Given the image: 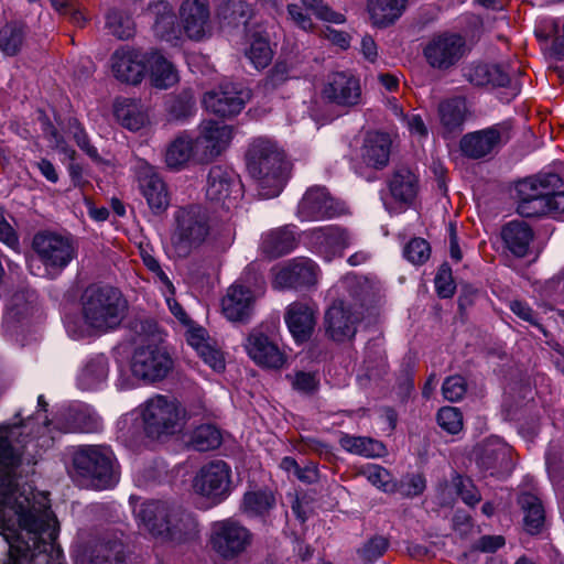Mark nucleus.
I'll list each match as a JSON object with an SVG mask.
<instances>
[{"instance_id": "1", "label": "nucleus", "mask_w": 564, "mask_h": 564, "mask_svg": "<svg viewBox=\"0 0 564 564\" xmlns=\"http://www.w3.org/2000/svg\"><path fill=\"white\" fill-rule=\"evenodd\" d=\"M9 498L6 503L0 502V525H6L7 517L17 516L22 532L28 535L24 541L19 535L13 542H10V552L19 556L26 557L29 553L34 555L35 551H41V542L52 543L57 536L56 519L50 510L46 497L42 496L37 503H30L29 498L23 500L14 499L8 491Z\"/></svg>"}, {"instance_id": "2", "label": "nucleus", "mask_w": 564, "mask_h": 564, "mask_svg": "<svg viewBox=\"0 0 564 564\" xmlns=\"http://www.w3.org/2000/svg\"><path fill=\"white\" fill-rule=\"evenodd\" d=\"M9 498L6 503L0 502V525H6L7 517L17 516L22 532L28 535L24 541L19 535L13 542H10V552L19 556L26 557L29 553L34 555L35 551H41V542L52 543L57 536L56 519L50 510L46 497L42 496L37 503H30L29 498L23 500L14 499L8 491Z\"/></svg>"}, {"instance_id": "3", "label": "nucleus", "mask_w": 564, "mask_h": 564, "mask_svg": "<svg viewBox=\"0 0 564 564\" xmlns=\"http://www.w3.org/2000/svg\"><path fill=\"white\" fill-rule=\"evenodd\" d=\"M126 310L127 303L118 290L93 286L83 296L82 319H67L66 329L74 339L105 333L121 323Z\"/></svg>"}, {"instance_id": "4", "label": "nucleus", "mask_w": 564, "mask_h": 564, "mask_svg": "<svg viewBox=\"0 0 564 564\" xmlns=\"http://www.w3.org/2000/svg\"><path fill=\"white\" fill-rule=\"evenodd\" d=\"M133 512L139 527L161 541L184 543L198 536L195 516L180 507L162 501H144L134 506Z\"/></svg>"}, {"instance_id": "5", "label": "nucleus", "mask_w": 564, "mask_h": 564, "mask_svg": "<svg viewBox=\"0 0 564 564\" xmlns=\"http://www.w3.org/2000/svg\"><path fill=\"white\" fill-rule=\"evenodd\" d=\"M247 169L257 182L262 198L278 196L289 177V162L284 152L271 139L254 138L246 153Z\"/></svg>"}, {"instance_id": "6", "label": "nucleus", "mask_w": 564, "mask_h": 564, "mask_svg": "<svg viewBox=\"0 0 564 564\" xmlns=\"http://www.w3.org/2000/svg\"><path fill=\"white\" fill-rule=\"evenodd\" d=\"M557 174L547 173L520 181L516 191L518 213L523 217L553 216L564 213V192H554L560 185Z\"/></svg>"}, {"instance_id": "7", "label": "nucleus", "mask_w": 564, "mask_h": 564, "mask_svg": "<svg viewBox=\"0 0 564 564\" xmlns=\"http://www.w3.org/2000/svg\"><path fill=\"white\" fill-rule=\"evenodd\" d=\"M174 218L172 243L180 257L187 256L192 249L216 240L219 236L216 226L212 224L206 209L202 206L182 207L175 212Z\"/></svg>"}, {"instance_id": "8", "label": "nucleus", "mask_w": 564, "mask_h": 564, "mask_svg": "<svg viewBox=\"0 0 564 564\" xmlns=\"http://www.w3.org/2000/svg\"><path fill=\"white\" fill-rule=\"evenodd\" d=\"M76 471L97 489H107L118 481L115 455L107 446H83L73 457Z\"/></svg>"}, {"instance_id": "9", "label": "nucleus", "mask_w": 564, "mask_h": 564, "mask_svg": "<svg viewBox=\"0 0 564 564\" xmlns=\"http://www.w3.org/2000/svg\"><path fill=\"white\" fill-rule=\"evenodd\" d=\"M141 415L147 433L158 437L177 432L186 419L182 404L164 395L149 399L141 408Z\"/></svg>"}, {"instance_id": "10", "label": "nucleus", "mask_w": 564, "mask_h": 564, "mask_svg": "<svg viewBox=\"0 0 564 564\" xmlns=\"http://www.w3.org/2000/svg\"><path fill=\"white\" fill-rule=\"evenodd\" d=\"M193 492L207 501L208 506H216L224 501L231 489V469L223 460L205 464L195 474L192 481Z\"/></svg>"}, {"instance_id": "11", "label": "nucleus", "mask_w": 564, "mask_h": 564, "mask_svg": "<svg viewBox=\"0 0 564 564\" xmlns=\"http://www.w3.org/2000/svg\"><path fill=\"white\" fill-rule=\"evenodd\" d=\"M173 368V359L167 350L149 341L137 346L131 358V372L144 382L164 379Z\"/></svg>"}, {"instance_id": "12", "label": "nucleus", "mask_w": 564, "mask_h": 564, "mask_svg": "<svg viewBox=\"0 0 564 564\" xmlns=\"http://www.w3.org/2000/svg\"><path fill=\"white\" fill-rule=\"evenodd\" d=\"M250 531L231 519L214 522L209 542L213 550L223 558L231 560L250 545Z\"/></svg>"}, {"instance_id": "13", "label": "nucleus", "mask_w": 564, "mask_h": 564, "mask_svg": "<svg viewBox=\"0 0 564 564\" xmlns=\"http://www.w3.org/2000/svg\"><path fill=\"white\" fill-rule=\"evenodd\" d=\"M33 248L47 273L61 272L76 257L73 242L55 234H37L33 239Z\"/></svg>"}, {"instance_id": "14", "label": "nucleus", "mask_w": 564, "mask_h": 564, "mask_svg": "<svg viewBox=\"0 0 564 564\" xmlns=\"http://www.w3.org/2000/svg\"><path fill=\"white\" fill-rule=\"evenodd\" d=\"M242 195V184L232 170L218 165L210 169L206 184L207 199L230 210L238 206Z\"/></svg>"}, {"instance_id": "15", "label": "nucleus", "mask_w": 564, "mask_h": 564, "mask_svg": "<svg viewBox=\"0 0 564 564\" xmlns=\"http://www.w3.org/2000/svg\"><path fill=\"white\" fill-rule=\"evenodd\" d=\"M140 193L154 214H161L170 205V193L166 183L154 166L138 159L133 165Z\"/></svg>"}, {"instance_id": "16", "label": "nucleus", "mask_w": 564, "mask_h": 564, "mask_svg": "<svg viewBox=\"0 0 564 564\" xmlns=\"http://www.w3.org/2000/svg\"><path fill=\"white\" fill-rule=\"evenodd\" d=\"M346 213L343 203L334 199L325 187L308 188L299 203L296 215L302 221H317Z\"/></svg>"}, {"instance_id": "17", "label": "nucleus", "mask_w": 564, "mask_h": 564, "mask_svg": "<svg viewBox=\"0 0 564 564\" xmlns=\"http://www.w3.org/2000/svg\"><path fill=\"white\" fill-rule=\"evenodd\" d=\"M321 96L324 100L337 106H356L361 100L359 78L350 72H333L326 76Z\"/></svg>"}, {"instance_id": "18", "label": "nucleus", "mask_w": 564, "mask_h": 564, "mask_svg": "<svg viewBox=\"0 0 564 564\" xmlns=\"http://www.w3.org/2000/svg\"><path fill=\"white\" fill-rule=\"evenodd\" d=\"M274 289H292L315 285L319 278L318 265L308 258H295L272 270Z\"/></svg>"}, {"instance_id": "19", "label": "nucleus", "mask_w": 564, "mask_h": 564, "mask_svg": "<svg viewBox=\"0 0 564 564\" xmlns=\"http://www.w3.org/2000/svg\"><path fill=\"white\" fill-rule=\"evenodd\" d=\"M20 434V426L18 425L0 426V502L2 503H6L9 499L7 491L14 499L21 500L17 496L10 471L20 458V453L13 445V440H17Z\"/></svg>"}, {"instance_id": "20", "label": "nucleus", "mask_w": 564, "mask_h": 564, "mask_svg": "<svg viewBox=\"0 0 564 564\" xmlns=\"http://www.w3.org/2000/svg\"><path fill=\"white\" fill-rule=\"evenodd\" d=\"M509 139V127L495 124L464 135L460 140V149L466 156L480 159L499 149Z\"/></svg>"}, {"instance_id": "21", "label": "nucleus", "mask_w": 564, "mask_h": 564, "mask_svg": "<svg viewBox=\"0 0 564 564\" xmlns=\"http://www.w3.org/2000/svg\"><path fill=\"white\" fill-rule=\"evenodd\" d=\"M465 41L457 34H441L429 41L424 47V57L429 65L437 69H447L463 56Z\"/></svg>"}, {"instance_id": "22", "label": "nucleus", "mask_w": 564, "mask_h": 564, "mask_svg": "<svg viewBox=\"0 0 564 564\" xmlns=\"http://www.w3.org/2000/svg\"><path fill=\"white\" fill-rule=\"evenodd\" d=\"M182 32L193 41H200L210 33L208 0H184L178 8Z\"/></svg>"}, {"instance_id": "23", "label": "nucleus", "mask_w": 564, "mask_h": 564, "mask_svg": "<svg viewBox=\"0 0 564 564\" xmlns=\"http://www.w3.org/2000/svg\"><path fill=\"white\" fill-rule=\"evenodd\" d=\"M231 137V128L224 122L203 121L198 128V135L194 139L198 150V161H208L218 156L229 145Z\"/></svg>"}, {"instance_id": "24", "label": "nucleus", "mask_w": 564, "mask_h": 564, "mask_svg": "<svg viewBox=\"0 0 564 564\" xmlns=\"http://www.w3.org/2000/svg\"><path fill=\"white\" fill-rule=\"evenodd\" d=\"M359 321L360 312L357 307L337 301L326 311V332L334 340L344 341L354 337Z\"/></svg>"}, {"instance_id": "25", "label": "nucleus", "mask_w": 564, "mask_h": 564, "mask_svg": "<svg viewBox=\"0 0 564 564\" xmlns=\"http://www.w3.org/2000/svg\"><path fill=\"white\" fill-rule=\"evenodd\" d=\"M311 243L326 261L343 256L346 248L354 242V237L338 226H324L308 231Z\"/></svg>"}, {"instance_id": "26", "label": "nucleus", "mask_w": 564, "mask_h": 564, "mask_svg": "<svg viewBox=\"0 0 564 564\" xmlns=\"http://www.w3.org/2000/svg\"><path fill=\"white\" fill-rule=\"evenodd\" d=\"M248 356L260 367L280 369L286 357L279 346L261 330H252L245 343Z\"/></svg>"}, {"instance_id": "27", "label": "nucleus", "mask_w": 564, "mask_h": 564, "mask_svg": "<svg viewBox=\"0 0 564 564\" xmlns=\"http://www.w3.org/2000/svg\"><path fill=\"white\" fill-rule=\"evenodd\" d=\"M149 54L137 50L121 47L111 56V69L115 77L127 84L138 85L147 72Z\"/></svg>"}, {"instance_id": "28", "label": "nucleus", "mask_w": 564, "mask_h": 564, "mask_svg": "<svg viewBox=\"0 0 564 564\" xmlns=\"http://www.w3.org/2000/svg\"><path fill=\"white\" fill-rule=\"evenodd\" d=\"M390 198L383 203L389 213H399L405 209L416 196L417 178L406 169L397 171L389 182Z\"/></svg>"}, {"instance_id": "29", "label": "nucleus", "mask_w": 564, "mask_h": 564, "mask_svg": "<svg viewBox=\"0 0 564 564\" xmlns=\"http://www.w3.org/2000/svg\"><path fill=\"white\" fill-rule=\"evenodd\" d=\"M248 98V93L237 90L234 86H226L219 90L206 93L203 104L209 112L219 117H231L243 109Z\"/></svg>"}, {"instance_id": "30", "label": "nucleus", "mask_w": 564, "mask_h": 564, "mask_svg": "<svg viewBox=\"0 0 564 564\" xmlns=\"http://www.w3.org/2000/svg\"><path fill=\"white\" fill-rule=\"evenodd\" d=\"M254 301L256 295L249 288L234 283L221 300V312L228 321L243 323L252 315Z\"/></svg>"}, {"instance_id": "31", "label": "nucleus", "mask_w": 564, "mask_h": 564, "mask_svg": "<svg viewBox=\"0 0 564 564\" xmlns=\"http://www.w3.org/2000/svg\"><path fill=\"white\" fill-rule=\"evenodd\" d=\"M315 314V308L308 303L294 302L288 306L284 319L295 341L303 343L311 337L316 324Z\"/></svg>"}, {"instance_id": "32", "label": "nucleus", "mask_w": 564, "mask_h": 564, "mask_svg": "<svg viewBox=\"0 0 564 564\" xmlns=\"http://www.w3.org/2000/svg\"><path fill=\"white\" fill-rule=\"evenodd\" d=\"M148 14L154 20L153 31L161 40L177 44L182 29L175 22V14L167 1H158L150 6Z\"/></svg>"}, {"instance_id": "33", "label": "nucleus", "mask_w": 564, "mask_h": 564, "mask_svg": "<svg viewBox=\"0 0 564 564\" xmlns=\"http://www.w3.org/2000/svg\"><path fill=\"white\" fill-rule=\"evenodd\" d=\"M390 148L391 140L388 134L370 132L365 138L361 148V159L368 166L381 169L389 161Z\"/></svg>"}, {"instance_id": "34", "label": "nucleus", "mask_w": 564, "mask_h": 564, "mask_svg": "<svg viewBox=\"0 0 564 564\" xmlns=\"http://www.w3.org/2000/svg\"><path fill=\"white\" fill-rule=\"evenodd\" d=\"M109 361L105 355H96L86 360L77 375V386L82 390L100 388L108 379Z\"/></svg>"}, {"instance_id": "35", "label": "nucleus", "mask_w": 564, "mask_h": 564, "mask_svg": "<svg viewBox=\"0 0 564 564\" xmlns=\"http://www.w3.org/2000/svg\"><path fill=\"white\" fill-rule=\"evenodd\" d=\"M165 164L171 170H181L191 161H198L195 140L188 134L177 135L165 150Z\"/></svg>"}, {"instance_id": "36", "label": "nucleus", "mask_w": 564, "mask_h": 564, "mask_svg": "<svg viewBox=\"0 0 564 564\" xmlns=\"http://www.w3.org/2000/svg\"><path fill=\"white\" fill-rule=\"evenodd\" d=\"M147 67L151 85L155 88L167 89L180 80L174 65L160 52L149 53Z\"/></svg>"}, {"instance_id": "37", "label": "nucleus", "mask_w": 564, "mask_h": 564, "mask_svg": "<svg viewBox=\"0 0 564 564\" xmlns=\"http://www.w3.org/2000/svg\"><path fill=\"white\" fill-rule=\"evenodd\" d=\"M115 116L124 128L132 131L140 130L149 121L147 107L140 100L130 98L116 101Z\"/></svg>"}, {"instance_id": "38", "label": "nucleus", "mask_w": 564, "mask_h": 564, "mask_svg": "<svg viewBox=\"0 0 564 564\" xmlns=\"http://www.w3.org/2000/svg\"><path fill=\"white\" fill-rule=\"evenodd\" d=\"M186 340L192 346L199 357L216 371L225 368V360L223 354L213 347L209 338L204 328H191L186 333Z\"/></svg>"}, {"instance_id": "39", "label": "nucleus", "mask_w": 564, "mask_h": 564, "mask_svg": "<svg viewBox=\"0 0 564 564\" xmlns=\"http://www.w3.org/2000/svg\"><path fill=\"white\" fill-rule=\"evenodd\" d=\"M501 237L508 250L522 258L529 251L533 232L524 221H510L502 228Z\"/></svg>"}, {"instance_id": "40", "label": "nucleus", "mask_w": 564, "mask_h": 564, "mask_svg": "<svg viewBox=\"0 0 564 564\" xmlns=\"http://www.w3.org/2000/svg\"><path fill=\"white\" fill-rule=\"evenodd\" d=\"M64 416L65 433H94L101 429L100 417L87 406L69 409Z\"/></svg>"}, {"instance_id": "41", "label": "nucleus", "mask_w": 564, "mask_h": 564, "mask_svg": "<svg viewBox=\"0 0 564 564\" xmlns=\"http://www.w3.org/2000/svg\"><path fill=\"white\" fill-rule=\"evenodd\" d=\"M296 246L294 231L290 227L272 229L262 236L261 249L270 257L291 252Z\"/></svg>"}, {"instance_id": "42", "label": "nucleus", "mask_w": 564, "mask_h": 564, "mask_svg": "<svg viewBox=\"0 0 564 564\" xmlns=\"http://www.w3.org/2000/svg\"><path fill=\"white\" fill-rule=\"evenodd\" d=\"M339 444L346 452L366 458L382 457L387 452L383 443L366 436L343 434Z\"/></svg>"}, {"instance_id": "43", "label": "nucleus", "mask_w": 564, "mask_h": 564, "mask_svg": "<svg viewBox=\"0 0 564 564\" xmlns=\"http://www.w3.org/2000/svg\"><path fill=\"white\" fill-rule=\"evenodd\" d=\"M467 79L476 86H506L509 83V75L498 65L477 64L466 70Z\"/></svg>"}, {"instance_id": "44", "label": "nucleus", "mask_w": 564, "mask_h": 564, "mask_svg": "<svg viewBox=\"0 0 564 564\" xmlns=\"http://www.w3.org/2000/svg\"><path fill=\"white\" fill-rule=\"evenodd\" d=\"M26 33V25L23 22H7L0 28V51L6 56H15L25 43Z\"/></svg>"}, {"instance_id": "45", "label": "nucleus", "mask_w": 564, "mask_h": 564, "mask_svg": "<svg viewBox=\"0 0 564 564\" xmlns=\"http://www.w3.org/2000/svg\"><path fill=\"white\" fill-rule=\"evenodd\" d=\"M406 0H369L368 8L376 25L386 26L399 19Z\"/></svg>"}, {"instance_id": "46", "label": "nucleus", "mask_w": 564, "mask_h": 564, "mask_svg": "<svg viewBox=\"0 0 564 564\" xmlns=\"http://www.w3.org/2000/svg\"><path fill=\"white\" fill-rule=\"evenodd\" d=\"M466 102L463 98L443 101L438 107L441 123L446 132L462 129L466 118Z\"/></svg>"}, {"instance_id": "47", "label": "nucleus", "mask_w": 564, "mask_h": 564, "mask_svg": "<svg viewBox=\"0 0 564 564\" xmlns=\"http://www.w3.org/2000/svg\"><path fill=\"white\" fill-rule=\"evenodd\" d=\"M519 503L524 512V528L529 533H536L544 523V509L540 499L524 492L519 497Z\"/></svg>"}, {"instance_id": "48", "label": "nucleus", "mask_w": 564, "mask_h": 564, "mask_svg": "<svg viewBox=\"0 0 564 564\" xmlns=\"http://www.w3.org/2000/svg\"><path fill=\"white\" fill-rule=\"evenodd\" d=\"M246 56L257 69L265 68L273 58V51L268 39L254 34L246 50Z\"/></svg>"}, {"instance_id": "49", "label": "nucleus", "mask_w": 564, "mask_h": 564, "mask_svg": "<svg viewBox=\"0 0 564 564\" xmlns=\"http://www.w3.org/2000/svg\"><path fill=\"white\" fill-rule=\"evenodd\" d=\"M275 499L268 491H251L243 497V510L251 517L263 516L273 508Z\"/></svg>"}, {"instance_id": "50", "label": "nucleus", "mask_w": 564, "mask_h": 564, "mask_svg": "<svg viewBox=\"0 0 564 564\" xmlns=\"http://www.w3.org/2000/svg\"><path fill=\"white\" fill-rule=\"evenodd\" d=\"M221 443L220 432L210 424L200 425L195 429L191 436L192 446L200 452L214 449Z\"/></svg>"}, {"instance_id": "51", "label": "nucleus", "mask_w": 564, "mask_h": 564, "mask_svg": "<svg viewBox=\"0 0 564 564\" xmlns=\"http://www.w3.org/2000/svg\"><path fill=\"white\" fill-rule=\"evenodd\" d=\"M106 26L120 40L129 39L134 34V23L131 18L117 10L107 14Z\"/></svg>"}, {"instance_id": "52", "label": "nucleus", "mask_w": 564, "mask_h": 564, "mask_svg": "<svg viewBox=\"0 0 564 564\" xmlns=\"http://www.w3.org/2000/svg\"><path fill=\"white\" fill-rule=\"evenodd\" d=\"M360 475L382 491H392L394 488L390 473L379 465L368 464L361 469Z\"/></svg>"}, {"instance_id": "53", "label": "nucleus", "mask_w": 564, "mask_h": 564, "mask_svg": "<svg viewBox=\"0 0 564 564\" xmlns=\"http://www.w3.org/2000/svg\"><path fill=\"white\" fill-rule=\"evenodd\" d=\"M437 423L448 434H457L463 430V415L457 408L443 406L438 410Z\"/></svg>"}, {"instance_id": "54", "label": "nucleus", "mask_w": 564, "mask_h": 564, "mask_svg": "<svg viewBox=\"0 0 564 564\" xmlns=\"http://www.w3.org/2000/svg\"><path fill=\"white\" fill-rule=\"evenodd\" d=\"M303 7L326 22L341 24L345 22L344 14L333 11L322 0H301Z\"/></svg>"}, {"instance_id": "55", "label": "nucleus", "mask_w": 564, "mask_h": 564, "mask_svg": "<svg viewBox=\"0 0 564 564\" xmlns=\"http://www.w3.org/2000/svg\"><path fill=\"white\" fill-rule=\"evenodd\" d=\"M250 12L249 6L241 0H229L228 3L221 8L219 14L225 19L229 20V23L246 24L247 17Z\"/></svg>"}, {"instance_id": "56", "label": "nucleus", "mask_w": 564, "mask_h": 564, "mask_svg": "<svg viewBox=\"0 0 564 564\" xmlns=\"http://www.w3.org/2000/svg\"><path fill=\"white\" fill-rule=\"evenodd\" d=\"M404 256L413 264H422L431 256L430 245L422 238H414L406 245Z\"/></svg>"}, {"instance_id": "57", "label": "nucleus", "mask_w": 564, "mask_h": 564, "mask_svg": "<svg viewBox=\"0 0 564 564\" xmlns=\"http://www.w3.org/2000/svg\"><path fill=\"white\" fill-rule=\"evenodd\" d=\"M456 492L468 506H474L480 501V494L469 478L457 476L453 480Z\"/></svg>"}, {"instance_id": "58", "label": "nucleus", "mask_w": 564, "mask_h": 564, "mask_svg": "<svg viewBox=\"0 0 564 564\" xmlns=\"http://www.w3.org/2000/svg\"><path fill=\"white\" fill-rule=\"evenodd\" d=\"M443 395L451 402H456L463 398L466 392L465 379L460 376L448 377L442 387Z\"/></svg>"}, {"instance_id": "59", "label": "nucleus", "mask_w": 564, "mask_h": 564, "mask_svg": "<svg viewBox=\"0 0 564 564\" xmlns=\"http://www.w3.org/2000/svg\"><path fill=\"white\" fill-rule=\"evenodd\" d=\"M435 288L441 297H451L455 292V284L448 265L443 264L435 276Z\"/></svg>"}, {"instance_id": "60", "label": "nucleus", "mask_w": 564, "mask_h": 564, "mask_svg": "<svg viewBox=\"0 0 564 564\" xmlns=\"http://www.w3.org/2000/svg\"><path fill=\"white\" fill-rule=\"evenodd\" d=\"M388 549V541L383 536H375L370 539L361 549V556L369 561H376L384 554Z\"/></svg>"}, {"instance_id": "61", "label": "nucleus", "mask_w": 564, "mask_h": 564, "mask_svg": "<svg viewBox=\"0 0 564 564\" xmlns=\"http://www.w3.org/2000/svg\"><path fill=\"white\" fill-rule=\"evenodd\" d=\"M293 388L303 393H311L318 387V378L313 372L299 371L292 381Z\"/></svg>"}, {"instance_id": "62", "label": "nucleus", "mask_w": 564, "mask_h": 564, "mask_svg": "<svg viewBox=\"0 0 564 564\" xmlns=\"http://www.w3.org/2000/svg\"><path fill=\"white\" fill-rule=\"evenodd\" d=\"M143 263L145 267L155 274L159 281L167 289L169 293L174 292L173 283L170 281L166 273L162 270L159 261L150 253L142 254Z\"/></svg>"}, {"instance_id": "63", "label": "nucleus", "mask_w": 564, "mask_h": 564, "mask_svg": "<svg viewBox=\"0 0 564 564\" xmlns=\"http://www.w3.org/2000/svg\"><path fill=\"white\" fill-rule=\"evenodd\" d=\"M510 310L513 314H516L519 318L528 322L529 324L541 328L539 319L532 308L524 302L514 300L509 304Z\"/></svg>"}, {"instance_id": "64", "label": "nucleus", "mask_w": 564, "mask_h": 564, "mask_svg": "<svg viewBox=\"0 0 564 564\" xmlns=\"http://www.w3.org/2000/svg\"><path fill=\"white\" fill-rule=\"evenodd\" d=\"M507 457V449L503 445H498L495 448H486L485 456L481 458V464L487 468L494 467L502 463Z\"/></svg>"}]
</instances>
